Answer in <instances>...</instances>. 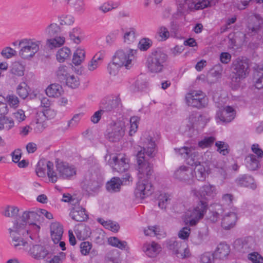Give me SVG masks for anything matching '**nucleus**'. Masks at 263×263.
<instances>
[{"label": "nucleus", "instance_id": "obj_1", "mask_svg": "<svg viewBox=\"0 0 263 263\" xmlns=\"http://www.w3.org/2000/svg\"><path fill=\"white\" fill-rule=\"evenodd\" d=\"M140 143L142 147L138 151L136 155L138 176L140 179H148L153 172L152 165L148 161V158L155 156L156 144L150 133L147 132L142 135Z\"/></svg>", "mask_w": 263, "mask_h": 263}, {"label": "nucleus", "instance_id": "obj_2", "mask_svg": "<svg viewBox=\"0 0 263 263\" xmlns=\"http://www.w3.org/2000/svg\"><path fill=\"white\" fill-rule=\"evenodd\" d=\"M40 223L30 222L28 225L24 223H14L12 229H9L10 235L12 238L11 245L16 249H21V246H25L27 242L24 240L23 237H28L32 240L37 241L39 238V232L41 229Z\"/></svg>", "mask_w": 263, "mask_h": 263}, {"label": "nucleus", "instance_id": "obj_3", "mask_svg": "<svg viewBox=\"0 0 263 263\" xmlns=\"http://www.w3.org/2000/svg\"><path fill=\"white\" fill-rule=\"evenodd\" d=\"M56 170L50 172L49 180L52 183L56 182L58 179L65 180H72L77 175L76 167L67 162H57L55 165Z\"/></svg>", "mask_w": 263, "mask_h": 263}, {"label": "nucleus", "instance_id": "obj_4", "mask_svg": "<svg viewBox=\"0 0 263 263\" xmlns=\"http://www.w3.org/2000/svg\"><path fill=\"white\" fill-rule=\"evenodd\" d=\"M42 41L35 38H24L18 41L19 56L25 60H30L39 52Z\"/></svg>", "mask_w": 263, "mask_h": 263}, {"label": "nucleus", "instance_id": "obj_5", "mask_svg": "<svg viewBox=\"0 0 263 263\" xmlns=\"http://www.w3.org/2000/svg\"><path fill=\"white\" fill-rule=\"evenodd\" d=\"M167 59V55L160 50L153 51L146 61L148 71L154 73L162 72L166 66Z\"/></svg>", "mask_w": 263, "mask_h": 263}, {"label": "nucleus", "instance_id": "obj_6", "mask_svg": "<svg viewBox=\"0 0 263 263\" xmlns=\"http://www.w3.org/2000/svg\"><path fill=\"white\" fill-rule=\"evenodd\" d=\"M207 206L206 202L201 200L196 205L190 208L184 214L185 224L191 227L196 226L203 217Z\"/></svg>", "mask_w": 263, "mask_h": 263}, {"label": "nucleus", "instance_id": "obj_7", "mask_svg": "<svg viewBox=\"0 0 263 263\" xmlns=\"http://www.w3.org/2000/svg\"><path fill=\"white\" fill-rule=\"evenodd\" d=\"M105 160L112 170L117 172H125L129 168V159L124 154H106Z\"/></svg>", "mask_w": 263, "mask_h": 263}, {"label": "nucleus", "instance_id": "obj_8", "mask_svg": "<svg viewBox=\"0 0 263 263\" xmlns=\"http://www.w3.org/2000/svg\"><path fill=\"white\" fill-rule=\"evenodd\" d=\"M175 154L185 159L189 165L196 166L200 163L199 161L200 154L193 146H184L174 148Z\"/></svg>", "mask_w": 263, "mask_h": 263}, {"label": "nucleus", "instance_id": "obj_9", "mask_svg": "<svg viewBox=\"0 0 263 263\" xmlns=\"http://www.w3.org/2000/svg\"><path fill=\"white\" fill-rule=\"evenodd\" d=\"M137 50L130 48H124L118 50L113 57L114 63L117 65L124 66L129 69L133 65Z\"/></svg>", "mask_w": 263, "mask_h": 263}, {"label": "nucleus", "instance_id": "obj_10", "mask_svg": "<svg viewBox=\"0 0 263 263\" xmlns=\"http://www.w3.org/2000/svg\"><path fill=\"white\" fill-rule=\"evenodd\" d=\"M125 124L123 121L110 123L106 131L105 136L111 142L119 141L125 133Z\"/></svg>", "mask_w": 263, "mask_h": 263}, {"label": "nucleus", "instance_id": "obj_11", "mask_svg": "<svg viewBox=\"0 0 263 263\" xmlns=\"http://www.w3.org/2000/svg\"><path fill=\"white\" fill-rule=\"evenodd\" d=\"M248 22V35L256 36L259 41L263 34V18L259 14L254 13L249 16Z\"/></svg>", "mask_w": 263, "mask_h": 263}, {"label": "nucleus", "instance_id": "obj_12", "mask_svg": "<svg viewBox=\"0 0 263 263\" xmlns=\"http://www.w3.org/2000/svg\"><path fill=\"white\" fill-rule=\"evenodd\" d=\"M185 100L189 106L197 108L205 107L208 103L205 94L199 90H191L187 93Z\"/></svg>", "mask_w": 263, "mask_h": 263}, {"label": "nucleus", "instance_id": "obj_13", "mask_svg": "<svg viewBox=\"0 0 263 263\" xmlns=\"http://www.w3.org/2000/svg\"><path fill=\"white\" fill-rule=\"evenodd\" d=\"M22 248H24L30 256L38 260L45 258L49 254L48 251L41 245L30 243L29 246L28 244H25V246H21V249Z\"/></svg>", "mask_w": 263, "mask_h": 263}, {"label": "nucleus", "instance_id": "obj_14", "mask_svg": "<svg viewBox=\"0 0 263 263\" xmlns=\"http://www.w3.org/2000/svg\"><path fill=\"white\" fill-rule=\"evenodd\" d=\"M204 9L199 0H178V11L187 14L191 11Z\"/></svg>", "mask_w": 263, "mask_h": 263}, {"label": "nucleus", "instance_id": "obj_15", "mask_svg": "<svg viewBox=\"0 0 263 263\" xmlns=\"http://www.w3.org/2000/svg\"><path fill=\"white\" fill-rule=\"evenodd\" d=\"M174 176L176 179L187 184L193 182V171L190 167L184 165L180 166L175 171Z\"/></svg>", "mask_w": 263, "mask_h": 263}, {"label": "nucleus", "instance_id": "obj_16", "mask_svg": "<svg viewBox=\"0 0 263 263\" xmlns=\"http://www.w3.org/2000/svg\"><path fill=\"white\" fill-rule=\"evenodd\" d=\"M102 184L101 178H99L97 173L87 172L83 180V185L87 190L95 191L99 189Z\"/></svg>", "mask_w": 263, "mask_h": 263}, {"label": "nucleus", "instance_id": "obj_17", "mask_svg": "<svg viewBox=\"0 0 263 263\" xmlns=\"http://www.w3.org/2000/svg\"><path fill=\"white\" fill-rule=\"evenodd\" d=\"M153 191V186L148 179H139L137 183L135 194L137 198L143 199L151 195Z\"/></svg>", "mask_w": 263, "mask_h": 263}, {"label": "nucleus", "instance_id": "obj_18", "mask_svg": "<svg viewBox=\"0 0 263 263\" xmlns=\"http://www.w3.org/2000/svg\"><path fill=\"white\" fill-rule=\"evenodd\" d=\"M251 150L256 156L250 154L248 156L250 158V164L248 166L251 171H254L259 168L260 166L259 160L263 157V151L259 147L258 144H253L251 146Z\"/></svg>", "mask_w": 263, "mask_h": 263}, {"label": "nucleus", "instance_id": "obj_19", "mask_svg": "<svg viewBox=\"0 0 263 263\" xmlns=\"http://www.w3.org/2000/svg\"><path fill=\"white\" fill-rule=\"evenodd\" d=\"M247 58L239 57L234 60L232 64V68L236 76L241 79L244 78L246 74Z\"/></svg>", "mask_w": 263, "mask_h": 263}, {"label": "nucleus", "instance_id": "obj_20", "mask_svg": "<svg viewBox=\"0 0 263 263\" xmlns=\"http://www.w3.org/2000/svg\"><path fill=\"white\" fill-rule=\"evenodd\" d=\"M219 108L217 111L216 118L222 122L229 123L231 122L235 117V110L230 106H226Z\"/></svg>", "mask_w": 263, "mask_h": 263}, {"label": "nucleus", "instance_id": "obj_21", "mask_svg": "<svg viewBox=\"0 0 263 263\" xmlns=\"http://www.w3.org/2000/svg\"><path fill=\"white\" fill-rule=\"evenodd\" d=\"M121 106L120 99L116 97L107 100H103L101 103L102 109L104 112H117L120 109Z\"/></svg>", "mask_w": 263, "mask_h": 263}, {"label": "nucleus", "instance_id": "obj_22", "mask_svg": "<svg viewBox=\"0 0 263 263\" xmlns=\"http://www.w3.org/2000/svg\"><path fill=\"white\" fill-rule=\"evenodd\" d=\"M192 193L195 196L201 199L207 197H213L216 194L215 186L210 184H205L199 191L192 190Z\"/></svg>", "mask_w": 263, "mask_h": 263}, {"label": "nucleus", "instance_id": "obj_23", "mask_svg": "<svg viewBox=\"0 0 263 263\" xmlns=\"http://www.w3.org/2000/svg\"><path fill=\"white\" fill-rule=\"evenodd\" d=\"M53 164L52 162L45 160H41L39 161L36 168V175L40 177L45 176L47 173L49 177L50 172H53Z\"/></svg>", "mask_w": 263, "mask_h": 263}, {"label": "nucleus", "instance_id": "obj_24", "mask_svg": "<svg viewBox=\"0 0 263 263\" xmlns=\"http://www.w3.org/2000/svg\"><path fill=\"white\" fill-rule=\"evenodd\" d=\"M58 1L59 0H52L53 5L55 6L59 5ZM62 1L64 4L71 5L74 11L79 14H83L85 11V5L84 0Z\"/></svg>", "mask_w": 263, "mask_h": 263}, {"label": "nucleus", "instance_id": "obj_25", "mask_svg": "<svg viewBox=\"0 0 263 263\" xmlns=\"http://www.w3.org/2000/svg\"><path fill=\"white\" fill-rule=\"evenodd\" d=\"M254 72L253 83L254 87L258 89L263 88V64L255 65L253 67Z\"/></svg>", "mask_w": 263, "mask_h": 263}, {"label": "nucleus", "instance_id": "obj_26", "mask_svg": "<svg viewBox=\"0 0 263 263\" xmlns=\"http://www.w3.org/2000/svg\"><path fill=\"white\" fill-rule=\"evenodd\" d=\"M70 216L71 218L77 221H83L87 219L88 215L85 212V210L79 204L74 205L70 212Z\"/></svg>", "mask_w": 263, "mask_h": 263}, {"label": "nucleus", "instance_id": "obj_27", "mask_svg": "<svg viewBox=\"0 0 263 263\" xmlns=\"http://www.w3.org/2000/svg\"><path fill=\"white\" fill-rule=\"evenodd\" d=\"M63 233V227L59 223L53 222L51 223L50 226V235L54 243H57L61 240Z\"/></svg>", "mask_w": 263, "mask_h": 263}, {"label": "nucleus", "instance_id": "obj_28", "mask_svg": "<svg viewBox=\"0 0 263 263\" xmlns=\"http://www.w3.org/2000/svg\"><path fill=\"white\" fill-rule=\"evenodd\" d=\"M209 168L205 163H199L195 166L194 173L198 180L203 181L209 174Z\"/></svg>", "mask_w": 263, "mask_h": 263}, {"label": "nucleus", "instance_id": "obj_29", "mask_svg": "<svg viewBox=\"0 0 263 263\" xmlns=\"http://www.w3.org/2000/svg\"><path fill=\"white\" fill-rule=\"evenodd\" d=\"M236 220L237 216L235 212L228 213L222 217L221 226L224 229H230L234 226Z\"/></svg>", "mask_w": 263, "mask_h": 263}, {"label": "nucleus", "instance_id": "obj_30", "mask_svg": "<svg viewBox=\"0 0 263 263\" xmlns=\"http://www.w3.org/2000/svg\"><path fill=\"white\" fill-rule=\"evenodd\" d=\"M143 251L148 257H155L160 252L161 247L157 243L153 242L151 244H144L143 247Z\"/></svg>", "mask_w": 263, "mask_h": 263}, {"label": "nucleus", "instance_id": "obj_31", "mask_svg": "<svg viewBox=\"0 0 263 263\" xmlns=\"http://www.w3.org/2000/svg\"><path fill=\"white\" fill-rule=\"evenodd\" d=\"M74 232L77 237L80 240L87 239L91 234L89 228L82 223L76 226Z\"/></svg>", "mask_w": 263, "mask_h": 263}, {"label": "nucleus", "instance_id": "obj_32", "mask_svg": "<svg viewBox=\"0 0 263 263\" xmlns=\"http://www.w3.org/2000/svg\"><path fill=\"white\" fill-rule=\"evenodd\" d=\"M63 92L62 87L56 83L51 84L46 89V93L49 97L58 98Z\"/></svg>", "mask_w": 263, "mask_h": 263}, {"label": "nucleus", "instance_id": "obj_33", "mask_svg": "<svg viewBox=\"0 0 263 263\" xmlns=\"http://www.w3.org/2000/svg\"><path fill=\"white\" fill-rule=\"evenodd\" d=\"M230 252V247L225 243H219L214 252V256L216 258L223 259L227 257Z\"/></svg>", "mask_w": 263, "mask_h": 263}, {"label": "nucleus", "instance_id": "obj_34", "mask_svg": "<svg viewBox=\"0 0 263 263\" xmlns=\"http://www.w3.org/2000/svg\"><path fill=\"white\" fill-rule=\"evenodd\" d=\"M38 217L39 216L36 214V211L31 212L26 211L23 213L22 217L20 219H18L15 223L18 222L19 223H24L25 226H26L27 222L28 223L32 222V221L37 222Z\"/></svg>", "mask_w": 263, "mask_h": 263}, {"label": "nucleus", "instance_id": "obj_35", "mask_svg": "<svg viewBox=\"0 0 263 263\" xmlns=\"http://www.w3.org/2000/svg\"><path fill=\"white\" fill-rule=\"evenodd\" d=\"M122 184L121 179L119 177H113L106 185V190L110 192L114 193L120 191Z\"/></svg>", "mask_w": 263, "mask_h": 263}, {"label": "nucleus", "instance_id": "obj_36", "mask_svg": "<svg viewBox=\"0 0 263 263\" xmlns=\"http://www.w3.org/2000/svg\"><path fill=\"white\" fill-rule=\"evenodd\" d=\"M65 42V37L57 36L48 39L46 44L48 48L53 49L62 46Z\"/></svg>", "mask_w": 263, "mask_h": 263}, {"label": "nucleus", "instance_id": "obj_37", "mask_svg": "<svg viewBox=\"0 0 263 263\" xmlns=\"http://www.w3.org/2000/svg\"><path fill=\"white\" fill-rule=\"evenodd\" d=\"M233 249L236 253L240 255L245 253L247 249V239L246 238H238L233 243Z\"/></svg>", "mask_w": 263, "mask_h": 263}, {"label": "nucleus", "instance_id": "obj_38", "mask_svg": "<svg viewBox=\"0 0 263 263\" xmlns=\"http://www.w3.org/2000/svg\"><path fill=\"white\" fill-rule=\"evenodd\" d=\"M143 231L146 236H157L160 238L163 235L162 231L161 230L159 227L157 226L148 227L147 228L144 229Z\"/></svg>", "mask_w": 263, "mask_h": 263}, {"label": "nucleus", "instance_id": "obj_39", "mask_svg": "<svg viewBox=\"0 0 263 263\" xmlns=\"http://www.w3.org/2000/svg\"><path fill=\"white\" fill-rule=\"evenodd\" d=\"M85 51L83 49L78 48L73 53L72 62L75 65H79L84 60Z\"/></svg>", "mask_w": 263, "mask_h": 263}, {"label": "nucleus", "instance_id": "obj_40", "mask_svg": "<svg viewBox=\"0 0 263 263\" xmlns=\"http://www.w3.org/2000/svg\"><path fill=\"white\" fill-rule=\"evenodd\" d=\"M71 51L67 47H63L59 49L56 54L57 60L60 63L64 62L71 55Z\"/></svg>", "mask_w": 263, "mask_h": 263}, {"label": "nucleus", "instance_id": "obj_41", "mask_svg": "<svg viewBox=\"0 0 263 263\" xmlns=\"http://www.w3.org/2000/svg\"><path fill=\"white\" fill-rule=\"evenodd\" d=\"M60 32V27L55 23L48 26L45 30V33L48 37H52L58 36Z\"/></svg>", "mask_w": 263, "mask_h": 263}, {"label": "nucleus", "instance_id": "obj_42", "mask_svg": "<svg viewBox=\"0 0 263 263\" xmlns=\"http://www.w3.org/2000/svg\"><path fill=\"white\" fill-rule=\"evenodd\" d=\"M29 88L25 82H21L16 88L17 94L22 99H25L29 95Z\"/></svg>", "mask_w": 263, "mask_h": 263}, {"label": "nucleus", "instance_id": "obj_43", "mask_svg": "<svg viewBox=\"0 0 263 263\" xmlns=\"http://www.w3.org/2000/svg\"><path fill=\"white\" fill-rule=\"evenodd\" d=\"M69 68L65 65H60L55 72L56 76L61 81H65L69 75Z\"/></svg>", "mask_w": 263, "mask_h": 263}, {"label": "nucleus", "instance_id": "obj_44", "mask_svg": "<svg viewBox=\"0 0 263 263\" xmlns=\"http://www.w3.org/2000/svg\"><path fill=\"white\" fill-rule=\"evenodd\" d=\"M37 117H41L43 119L47 120H51L53 119L57 115V111L51 108L44 109L42 112L37 113Z\"/></svg>", "mask_w": 263, "mask_h": 263}, {"label": "nucleus", "instance_id": "obj_45", "mask_svg": "<svg viewBox=\"0 0 263 263\" xmlns=\"http://www.w3.org/2000/svg\"><path fill=\"white\" fill-rule=\"evenodd\" d=\"M170 36V33L167 28L164 26H161L158 28L156 38L159 41H165L167 40Z\"/></svg>", "mask_w": 263, "mask_h": 263}, {"label": "nucleus", "instance_id": "obj_46", "mask_svg": "<svg viewBox=\"0 0 263 263\" xmlns=\"http://www.w3.org/2000/svg\"><path fill=\"white\" fill-rule=\"evenodd\" d=\"M98 221L105 228L108 229L112 232H118L119 230V225L117 223H114L111 221H105L103 219H98Z\"/></svg>", "mask_w": 263, "mask_h": 263}, {"label": "nucleus", "instance_id": "obj_47", "mask_svg": "<svg viewBox=\"0 0 263 263\" xmlns=\"http://www.w3.org/2000/svg\"><path fill=\"white\" fill-rule=\"evenodd\" d=\"M106 263H119L120 262V254L116 250L109 252L105 258Z\"/></svg>", "mask_w": 263, "mask_h": 263}, {"label": "nucleus", "instance_id": "obj_48", "mask_svg": "<svg viewBox=\"0 0 263 263\" xmlns=\"http://www.w3.org/2000/svg\"><path fill=\"white\" fill-rule=\"evenodd\" d=\"M217 147V151L220 154L226 156L229 153V146L228 143L224 141H217L215 143Z\"/></svg>", "mask_w": 263, "mask_h": 263}, {"label": "nucleus", "instance_id": "obj_49", "mask_svg": "<svg viewBox=\"0 0 263 263\" xmlns=\"http://www.w3.org/2000/svg\"><path fill=\"white\" fill-rule=\"evenodd\" d=\"M11 71L15 75L22 76L24 74V66L20 62H15L12 64Z\"/></svg>", "mask_w": 263, "mask_h": 263}, {"label": "nucleus", "instance_id": "obj_50", "mask_svg": "<svg viewBox=\"0 0 263 263\" xmlns=\"http://www.w3.org/2000/svg\"><path fill=\"white\" fill-rule=\"evenodd\" d=\"M65 81L67 85L72 88L78 87L80 84L78 78L74 75H68Z\"/></svg>", "mask_w": 263, "mask_h": 263}, {"label": "nucleus", "instance_id": "obj_51", "mask_svg": "<svg viewBox=\"0 0 263 263\" xmlns=\"http://www.w3.org/2000/svg\"><path fill=\"white\" fill-rule=\"evenodd\" d=\"M184 246H186V242L181 241H171L168 244V249L171 250L174 254L178 251V250L180 249Z\"/></svg>", "mask_w": 263, "mask_h": 263}, {"label": "nucleus", "instance_id": "obj_52", "mask_svg": "<svg viewBox=\"0 0 263 263\" xmlns=\"http://www.w3.org/2000/svg\"><path fill=\"white\" fill-rule=\"evenodd\" d=\"M36 214L39 216L37 219V222H42L43 220V216H45L48 219H51L53 218L52 214L44 209H38L36 210Z\"/></svg>", "mask_w": 263, "mask_h": 263}, {"label": "nucleus", "instance_id": "obj_53", "mask_svg": "<svg viewBox=\"0 0 263 263\" xmlns=\"http://www.w3.org/2000/svg\"><path fill=\"white\" fill-rule=\"evenodd\" d=\"M119 4L117 3L106 2L100 6L99 9L103 13H106L114 9L117 8Z\"/></svg>", "mask_w": 263, "mask_h": 263}, {"label": "nucleus", "instance_id": "obj_54", "mask_svg": "<svg viewBox=\"0 0 263 263\" xmlns=\"http://www.w3.org/2000/svg\"><path fill=\"white\" fill-rule=\"evenodd\" d=\"M6 100L12 108H17L20 104V101L17 96L13 94L7 96Z\"/></svg>", "mask_w": 263, "mask_h": 263}, {"label": "nucleus", "instance_id": "obj_55", "mask_svg": "<svg viewBox=\"0 0 263 263\" xmlns=\"http://www.w3.org/2000/svg\"><path fill=\"white\" fill-rule=\"evenodd\" d=\"M139 119L138 117H133L130 119V129L129 134L133 136L137 132Z\"/></svg>", "mask_w": 263, "mask_h": 263}, {"label": "nucleus", "instance_id": "obj_56", "mask_svg": "<svg viewBox=\"0 0 263 263\" xmlns=\"http://www.w3.org/2000/svg\"><path fill=\"white\" fill-rule=\"evenodd\" d=\"M234 196L231 194H223L221 198V202L223 205L232 208Z\"/></svg>", "mask_w": 263, "mask_h": 263}, {"label": "nucleus", "instance_id": "obj_57", "mask_svg": "<svg viewBox=\"0 0 263 263\" xmlns=\"http://www.w3.org/2000/svg\"><path fill=\"white\" fill-rule=\"evenodd\" d=\"M215 141L214 137H205L203 140L198 142L199 147L204 148L210 146Z\"/></svg>", "mask_w": 263, "mask_h": 263}, {"label": "nucleus", "instance_id": "obj_58", "mask_svg": "<svg viewBox=\"0 0 263 263\" xmlns=\"http://www.w3.org/2000/svg\"><path fill=\"white\" fill-rule=\"evenodd\" d=\"M124 38L125 42L128 44L134 42L136 39L135 29L133 28H130L128 31L125 32Z\"/></svg>", "mask_w": 263, "mask_h": 263}, {"label": "nucleus", "instance_id": "obj_59", "mask_svg": "<svg viewBox=\"0 0 263 263\" xmlns=\"http://www.w3.org/2000/svg\"><path fill=\"white\" fill-rule=\"evenodd\" d=\"M1 55L5 59H10L16 54V51L10 47H6L3 49Z\"/></svg>", "mask_w": 263, "mask_h": 263}, {"label": "nucleus", "instance_id": "obj_60", "mask_svg": "<svg viewBox=\"0 0 263 263\" xmlns=\"http://www.w3.org/2000/svg\"><path fill=\"white\" fill-rule=\"evenodd\" d=\"M206 236V232L205 231H199L197 236L192 237V240L194 244L198 245L202 242Z\"/></svg>", "mask_w": 263, "mask_h": 263}, {"label": "nucleus", "instance_id": "obj_61", "mask_svg": "<svg viewBox=\"0 0 263 263\" xmlns=\"http://www.w3.org/2000/svg\"><path fill=\"white\" fill-rule=\"evenodd\" d=\"M121 67L122 66L114 63V60L112 59V62L108 65L107 70L110 75L115 76L118 74L119 68Z\"/></svg>", "mask_w": 263, "mask_h": 263}, {"label": "nucleus", "instance_id": "obj_62", "mask_svg": "<svg viewBox=\"0 0 263 263\" xmlns=\"http://www.w3.org/2000/svg\"><path fill=\"white\" fill-rule=\"evenodd\" d=\"M46 127V124L45 123L44 119H43L41 117H37L36 114V125L34 127V129L36 132H42Z\"/></svg>", "mask_w": 263, "mask_h": 263}, {"label": "nucleus", "instance_id": "obj_63", "mask_svg": "<svg viewBox=\"0 0 263 263\" xmlns=\"http://www.w3.org/2000/svg\"><path fill=\"white\" fill-rule=\"evenodd\" d=\"M248 259L252 263H263V257L258 253L254 252L250 253L248 256Z\"/></svg>", "mask_w": 263, "mask_h": 263}, {"label": "nucleus", "instance_id": "obj_64", "mask_svg": "<svg viewBox=\"0 0 263 263\" xmlns=\"http://www.w3.org/2000/svg\"><path fill=\"white\" fill-rule=\"evenodd\" d=\"M65 258V254L63 252L60 253V255H55L52 258L48 257L44 263H61Z\"/></svg>", "mask_w": 263, "mask_h": 263}]
</instances>
